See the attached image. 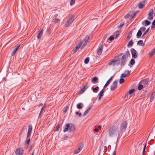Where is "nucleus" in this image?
I'll use <instances>...</instances> for the list:
<instances>
[{
  "mask_svg": "<svg viewBox=\"0 0 155 155\" xmlns=\"http://www.w3.org/2000/svg\"><path fill=\"white\" fill-rule=\"evenodd\" d=\"M118 130V127H115L114 126H112L110 127L108 130L109 136L111 137L113 136H116Z\"/></svg>",
  "mask_w": 155,
  "mask_h": 155,
  "instance_id": "1",
  "label": "nucleus"
},
{
  "mask_svg": "<svg viewBox=\"0 0 155 155\" xmlns=\"http://www.w3.org/2000/svg\"><path fill=\"white\" fill-rule=\"evenodd\" d=\"M127 123L126 121H123L120 126V132L118 135L117 139L120 137V134L121 132H123L124 131L127 127Z\"/></svg>",
  "mask_w": 155,
  "mask_h": 155,
  "instance_id": "2",
  "label": "nucleus"
},
{
  "mask_svg": "<svg viewBox=\"0 0 155 155\" xmlns=\"http://www.w3.org/2000/svg\"><path fill=\"white\" fill-rule=\"evenodd\" d=\"M117 59H113L110 61L109 62L108 64L110 66H115L118 65L120 63V60L119 58H117Z\"/></svg>",
  "mask_w": 155,
  "mask_h": 155,
  "instance_id": "3",
  "label": "nucleus"
},
{
  "mask_svg": "<svg viewBox=\"0 0 155 155\" xmlns=\"http://www.w3.org/2000/svg\"><path fill=\"white\" fill-rule=\"evenodd\" d=\"M130 52L133 58H137L138 54L137 51L134 48H132L130 49Z\"/></svg>",
  "mask_w": 155,
  "mask_h": 155,
  "instance_id": "4",
  "label": "nucleus"
},
{
  "mask_svg": "<svg viewBox=\"0 0 155 155\" xmlns=\"http://www.w3.org/2000/svg\"><path fill=\"white\" fill-rule=\"evenodd\" d=\"M118 82V81H115L113 82L112 84L110 86L111 91H114L117 88Z\"/></svg>",
  "mask_w": 155,
  "mask_h": 155,
  "instance_id": "5",
  "label": "nucleus"
},
{
  "mask_svg": "<svg viewBox=\"0 0 155 155\" xmlns=\"http://www.w3.org/2000/svg\"><path fill=\"white\" fill-rule=\"evenodd\" d=\"M83 41H81L78 42V44L76 46V48L73 50V53H76L82 45L83 44Z\"/></svg>",
  "mask_w": 155,
  "mask_h": 155,
  "instance_id": "6",
  "label": "nucleus"
},
{
  "mask_svg": "<svg viewBox=\"0 0 155 155\" xmlns=\"http://www.w3.org/2000/svg\"><path fill=\"white\" fill-rule=\"evenodd\" d=\"M23 150L21 148H17L15 151L16 155H22L23 153Z\"/></svg>",
  "mask_w": 155,
  "mask_h": 155,
  "instance_id": "7",
  "label": "nucleus"
},
{
  "mask_svg": "<svg viewBox=\"0 0 155 155\" xmlns=\"http://www.w3.org/2000/svg\"><path fill=\"white\" fill-rule=\"evenodd\" d=\"M149 81V79H147L145 80H142L140 83L143 84V86H144L145 87L147 86V85Z\"/></svg>",
  "mask_w": 155,
  "mask_h": 155,
  "instance_id": "8",
  "label": "nucleus"
},
{
  "mask_svg": "<svg viewBox=\"0 0 155 155\" xmlns=\"http://www.w3.org/2000/svg\"><path fill=\"white\" fill-rule=\"evenodd\" d=\"M83 147V145H81L79 146L78 147L77 149H76L74 150V153L75 154H77L79 153L81 150L82 149V148Z\"/></svg>",
  "mask_w": 155,
  "mask_h": 155,
  "instance_id": "9",
  "label": "nucleus"
},
{
  "mask_svg": "<svg viewBox=\"0 0 155 155\" xmlns=\"http://www.w3.org/2000/svg\"><path fill=\"white\" fill-rule=\"evenodd\" d=\"M32 130V126L31 125L28 126V129L27 133V137H28L31 135V132Z\"/></svg>",
  "mask_w": 155,
  "mask_h": 155,
  "instance_id": "10",
  "label": "nucleus"
},
{
  "mask_svg": "<svg viewBox=\"0 0 155 155\" xmlns=\"http://www.w3.org/2000/svg\"><path fill=\"white\" fill-rule=\"evenodd\" d=\"M74 15L73 14H71L70 15L67 21H68L70 24L72 23L74 20Z\"/></svg>",
  "mask_w": 155,
  "mask_h": 155,
  "instance_id": "11",
  "label": "nucleus"
},
{
  "mask_svg": "<svg viewBox=\"0 0 155 155\" xmlns=\"http://www.w3.org/2000/svg\"><path fill=\"white\" fill-rule=\"evenodd\" d=\"M126 59L124 58V57H122L121 60H120V65L121 66H124L126 64Z\"/></svg>",
  "mask_w": 155,
  "mask_h": 155,
  "instance_id": "12",
  "label": "nucleus"
},
{
  "mask_svg": "<svg viewBox=\"0 0 155 155\" xmlns=\"http://www.w3.org/2000/svg\"><path fill=\"white\" fill-rule=\"evenodd\" d=\"M103 48V45H101L99 48L97 52V54L98 55H100L101 54L102 50Z\"/></svg>",
  "mask_w": 155,
  "mask_h": 155,
  "instance_id": "13",
  "label": "nucleus"
},
{
  "mask_svg": "<svg viewBox=\"0 0 155 155\" xmlns=\"http://www.w3.org/2000/svg\"><path fill=\"white\" fill-rule=\"evenodd\" d=\"M89 37L88 36H86L85 37L84 40V42L82 48H83L86 45L87 43V41L89 40Z\"/></svg>",
  "mask_w": 155,
  "mask_h": 155,
  "instance_id": "14",
  "label": "nucleus"
},
{
  "mask_svg": "<svg viewBox=\"0 0 155 155\" xmlns=\"http://www.w3.org/2000/svg\"><path fill=\"white\" fill-rule=\"evenodd\" d=\"M20 46V45H17L16 46L15 48L14 49L13 51L12 52L11 54L12 56L14 55L17 51L18 49Z\"/></svg>",
  "mask_w": 155,
  "mask_h": 155,
  "instance_id": "15",
  "label": "nucleus"
},
{
  "mask_svg": "<svg viewBox=\"0 0 155 155\" xmlns=\"http://www.w3.org/2000/svg\"><path fill=\"white\" fill-rule=\"evenodd\" d=\"M105 91L104 89H103L98 94V100H100L101 98L104 95V93Z\"/></svg>",
  "mask_w": 155,
  "mask_h": 155,
  "instance_id": "16",
  "label": "nucleus"
},
{
  "mask_svg": "<svg viewBox=\"0 0 155 155\" xmlns=\"http://www.w3.org/2000/svg\"><path fill=\"white\" fill-rule=\"evenodd\" d=\"M130 56V54L129 51L128 50H127V51L125 52V53L122 56V57H124V58L126 59Z\"/></svg>",
  "mask_w": 155,
  "mask_h": 155,
  "instance_id": "17",
  "label": "nucleus"
},
{
  "mask_svg": "<svg viewBox=\"0 0 155 155\" xmlns=\"http://www.w3.org/2000/svg\"><path fill=\"white\" fill-rule=\"evenodd\" d=\"M98 78L97 77H94L91 79V82L94 84H96L98 82Z\"/></svg>",
  "mask_w": 155,
  "mask_h": 155,
  "instance_id": "18",
  "label": "nucleus"
},
{
  "mask_svg": "<svg viewBox=\"0 0 155 155\" xmlns=\"http://www.w3.org/2000/svg\"><path fill=\"white\" fill-rule=\"evenodd\" d=\"M87 83H86V84L84 86L83 88L81 89V93H83L87 89Z\"/></svg>",
  "mask_w": 155,
  "mask_h": 155,
  "instance_id": "19",
  "label": "nucleus"
},
{
  "mask_svg": "<svg viewBox=\"0 0 155 155\" xmlns=\"http://www.w3.org/2000/svg\"><path fill=\"white\" fill-rule=\"evenodd\" d=\"M43 33V30H41L39 31V32L37 35V38L38 39L41 38Z\"/></svg>",
  "mask_w": 155,
  "mask_h": 155,
  "instance_id": "20",
  "label": "nucleus"
},
{
  "mask_svg": "<svg viewBox=\"0 0 155 155\" xmlns=\"http://www.w3.org/2000/svg\"><path fill=\"white\" fill-rule=\"evenodd\" d=\"M113 78V77H111L106 82V83L105 84L104 88L106 87H107L110 83L111 81L112 80V78Z\"/></svg>",
  "mask_w": 155,
  "mask_h": 155,
  "instance_id": "21",
  "label": "nucleus"
},
{
  "mask_svg": "<svg viewBox=\"0 0 155 155\" xmlns=\"http://www.w3.org/2000/svg\"><path fill=\"white\" fill-rule=\"evenodd\" d=\"M155 54V48H154L152 51L150 53H149V57L150 58L152 57Z\"/></svg>",
  "mask_w": 155,
  "mask_h": 155,
  "instance_id": "22",
  "label": "nucleus"
},
{
  "mask_svg": "<svg viewBox=\"0 0 155 155\" xmlns=\"http://www.w3.org/2000/svg\"><path fill=\"white\" fill-rule=\"evenodd\" d=\"M70 126L69 124H67L66 125V127L64 129L63 132H65L67 131L69 129Z\"/></svg>",
  "mask_w": 155,
  "mask_h": 155,
  "instance_id": "23",
  "label": "nucleus"
},
{
  "mask_svg": "<svg viewBox=\"0 0 155 155\" xmlns=\"http://www.w3.org/2000/svg\"><path fill=\"white\" fill-rule=\"evenodd\" d=\"M153 14V9L152 10V11L149 12L148 13V16H149L151 17L150 18H149V19L150 20H152L153 18V17L152 16V15Z\"/></svg>",
  "mask_w": 155,
  "mask_h": 155,
  "instance_id": "24",
  "label": "nucleus"
},
{
  "mask_svg": "<svg viewBox=\"0 0 155 155\" xmlns=\"http://www.w3.org/2000/svg\"><path fill=\"white\" fill-rule=\"evenodd\" d=\"M142 31H141V30H139L137 34V37L138 38H140L141 36L142 35Z\"/></svg>",
  "mask_w": 155,
  "mask_h": 155,
  "instance_id": "25",
  "label": "nucleus"
},
{
  "mask_svg": "<svg viewBox=\"0 0 155 155\" xmlns=\"http://www.w3.org/2000/svg\"><path fill=\"white\" fill-rule=\"evenodd\" d=\"M133 41L132 40H130L127 44V46L128 47H131L133 46Z\"/></svg>",
  "mask_w": 155,
  "mask_h": 155,
  "instance_id": "26",
  "label": "nucleus"
},
{
  "mask_svg": "<svg viewBox=\"0 0 155 155\" xmlns=\"http://www.w3.org/2000/svg\"><path fill=\"white\" fill-rule=\"evenodd\" d=\"M91 107H90L87 109L86 111H85L83 115V116H85L89 112L91 109Z\"/></svg>",
  "mask_w": 155,
  "mask_h": 155,
  "instance_id": "27",
  "label": "nucleus"
},
{
  "mask_svg": "<svg viewBox=\"0 0 155 155\" xmlns=\"http://www.w3.org/2000/svg\"><path fill=\"white\" fill-rule=\"evenodd\" d=\"M137 44L138 45H141L142 46H144L145 45L144 43L143 42V41L142 40L139 41L137 43Z\"/></svg>",
  "mask_w": 155,
  "mask_h": 155,
  "instance_id": "28",
  "label": "nucleus"
},
{
  "mask_svg": "<svg viewBox=\"0 0 155 155\" xmlns=\"http://www.w3.org/2000/svg\"><path fill=\"white\" fill-rule=\"evenodd\" d=\"M99 88L98 86L96 87H92V89L93 90V91L94 93H96L98 91V89H99Z\"/></svg>",
  "mask_w": 155,
  "mask_h": 155,
  "instance_id": "29",
  "label": "nucleus"
},
{
  "mask_svg": "<svg viewBox=\"0 0 155 155\" xmlns=\"http://www.w3.org/2000/svg\"><path fill=\"white\" fill-rule=\"evenodd\" d=\"M129 75V73L128 72V74H121V76H120V78H125L126 77H128Z\"/></svg>",
  "mask_w": 155,
  "mask_h": 155,
  "instance_id": "30",
  "label": "nucleus"
},
{
  "mask_svg": "<svg viewBox=\"0 0 155 155\" xmlns=\"http://www.w3.org/2000/svg\"><path fill=\"white\" fill-rule=\"evenodd\" d=\"M83 105L82 103H79L77 104V107L78 109H81L82 108V107L81 105Z\"/></svg>",
  "mask_w": 155,
  "mask_h": 155,
  "instance_id": "31",
  "label": "nucleus"
},
{
  "mask_svg": "<svg viewBox=\"0 0 155 155\" xmlns=\"http://www.w3.org/2000/svg\"><path fill=\"white\" fill-rule=\"evenodd\" d=\"M143 87V84H140V83L138 84V89L140 90Z\"/></svg>",
  "mask_w": 155,
  "mask_h": 155,
  "instance_id": "32",
  "label": "nucleus"
},
{
  "mask_svg": "<svg viewBox=\"0 0 155 155\" xmlns=\"http://www.w3.org/2000/svg\"><path fill=\"white\" fill-rule=\"evenodd\" d=\"M119 35V31H117L113 35V36L115 38H116Z\"/></svg>",
  "mask_w": 155,
  "mask_h": 155,
  "instance_id": "33",
  "label": "nucleus"
},
{
  "mask_svg": "<svg viewBox=\"0 0 155 155\" xmlns=\"http://www.w3.org/2000/svg\"><path fill=\"white\" fill-rule=\"evenodd\" d=\"M124 22L123 21H121L120 22V25H118L117 27V28H121V27H122L124 25Z\"/></svg>",
  "mask_w": 155,
  "mask_h": 155,
  "instance_id": "34",
  "label": "nucleus"
},
{
  "mask_svg": "<svg viewBox=\"0 0 155 155\" xmlns=\"http://www.w3.org/2000/svg\"><path fill=\"white\" fill-rule=\"evenodd\" d=\"M135 63V61L134 60V59H131V60L130 61V64L131 65H133Z\"/></svg>",
  "mask_w": 155,
  "mask_h": 155,
  "instance_id": "35",
  "label": "nucleus"
},
{
  "mask_svg": "<svg viewBox=\"0 0 155 155\" xmlns=\"http://www.w3.org/2000/svg\"><path fill=\"white\" fill-rule=\"evenodd\" d=\"M145 23L146 26L149 25L150 24V22L147 20H145Z\"/></svg>",
  "mask_w": 155,
  "mask_h": 155,
  "instance_id": "36",
  "label": "nucleus"
},
{
  "mask_svg": "<svg viewBox=\"0 0 155 155\" xmlns=\"http://www.w3.org/2000/svg\"><path fill=\"white\" fill-rule=\"evenodd\" d=\"M45 106H43L42 107V108L39 114V116H40V115L41 114H42V113H43L44 112V110L45 109Z\"/></svg>",
  "mask_w": 155,
  "mask_h": 155,
  "instance_id": "37",
  "label": "nucleus"
},
{
  "mask_svg": "<svg viewBox=\"0 0 155 155\" xmlns=\"http://www.w3.org/2000/svg\"><path fill=\"white\" fill-rule=\"evenodd\" d=\"M143 6L144 5L143 4H142V3H140L139 4L138 7L139 8L141 9L142 8Z\"/></svg>",
  "mask_w": 155,
  "mask_h": 155,
  "instance_id": "38",
  "label": "nucleus"
},
{
  "mask_svg": "<svg viewBox=\"0 0 155 155\" xmlns=\"http://www.w3.org/2000/svg\"><path fill=\"white\" fill-rule=\"evenodd\" d=\"M89 61V58H87L84 61V63L85 64H87Z\"/></svg>",
  "mask_w": 155,
  "mask_h": 155,
  "instance_id": "39",
  "label": "nucleus"
},
{
  "mask_svg": "<svg viewBox=\"0 0 155 155\" xmlns=\"http://www.w3.org/2000/svg\"><path fill=\"white\" fill-rule=\"evenodd\" d=\"M137 12H134L133 13V14L130 17V19H132L136 15Z\"/></svg>",
  "mask_w": 155,
  "mask_h": 155,
  "instance_id": "40",
  "label": "nucleus"
},
{
  "mask_svg": "<svg viewBox=\"0 0 155 155\" xmlns=\"http://www.w3.org/2000/svg\"><path fill=\"white\" fill-rule=\"evenodd\" d=\"M114 37L113 35L110 36L109 38H108V40H109L110 41H112L114 39Z\"/></svg>",
  "mask_w": 155,
  "mask_h": 155,
  "instance_id": "41",
  "label": "nucleus"
},
{
  "mask_svg": "<svg viewBox=\"0 0 155 155\" xmlns=\"http://www.w3.org/2000/svg\"><path fill=\"white\" fill-rule=\"evenodd\" d=\"M135 91V90L134 89H132L130 90L129 91V94H131L133 93Z\"/></svg>",
  "mask_w": 155,
  "mask_h": 155,
  "instance_id": "42",
  "label": "nucleus"
},
{
  "mask_svg": "<svg viewBox=\"0 0 155 155\" xmlns=\"http://www.w3.org/2000/svg\"><path fill=\"white\" fill-rule=\"evenodd\" d=\"M75 3V0H71L70 5H74Z\"/></svg>",
  "mask_w": 155,
  "mask_h": 155,
  "instance_id": "43",
  "label": "nucleus"
},
{
  "mask_svg": "<svg viewBox=\"0 0 155 155\" xmlns=\"http://www.w3.org/2000/svg\"><path fill=\"white\" fill-rule=\"evenodd\" d=\"M70 24V23L68 21H67V22L65 23V25H64V26L65 27H67L68 26H69Z\"/></svg>",
  "mask_w": 155,
  "mask_h": 155,
  "instance_id": "44",
  "label": "nucleus"
},
{
  "mask_svg": "<svg viewBox=\"0 0 155 155\" xmlns=\"http://www.w3.org/2000/svg\"><path fill=\"white\" fill-rule=\"evenodd\" d=\"M149 28H148L146 31L144 32V33L142 35V37H143L147 33V32L149 31Z\"/></svg>",
  "mask_w": 155,
  "mask_h": 155,
  "instance_id": "45",
  "label": "nucleus"
},
{
  "mask_svg": "<svg viewBox=\"0 0 155 155\" xmlns=\"http://www.w3.org/2000/svg\"><path fill=\"white\" fill-rule=\"evenodd\" d=\"M124 79L121 78L120 80L119 83L120 84H121L123 83L124 82Z\"/></svg>",
  "mask_w": 155,
  "mask_h": 155,
  "instance_id": "46",
  "label": "nucleus"
},
{
  "mask_svg": "<svg viewBox=\"0 0 155 155\" xmlns=\"http://www.w3.org/2000/svg\"><path fill=\"white\" fill-rule=\"evenodd\" d=\"M60 125L59 124H58L57 127H56V128L55 130V131H58L60 128Z\"/></svg>",
  "mask_w": 155,
  "mask_h": 155,
  "instance_id": "47",
  "label": "nucleus"
},
{
  "mask_svg": "<svg viewBox=\"0 0 155 155\" xmlns=\"http://www.w3.org/2000/svg\"><path fill=\"white\" fill-rule=\"evenodd\" d=\"M68 108H69V106H67L64 109V112L66 113L67 112V110H68Z\"/></svg>",
  "mask_w": 155,
  "mask_h": 155,
  "instance_id": "48",
  "label": "nucleus"
},
{
  "mask_svg": "<svg viewBox=\"0 0 155 155\" xmlns=\"http://www.w3.org/2000/svg\"><path fill=\"white\" fill-rule=\"evenodd\" d=\"M146 145L145 144L144 146L143 147V155H144V154H145V153H144V152L146 150Z\"/></svg>",
  "mask_w": 155,
  "mask_h": 155,
  "instance_id": "49",
  "label": "nucleus"
},
{
  "mask_svg": "<svg viewBox=\"0 0 155 155\" xmlns=\"http://www.w3.org/2000/svg\"><path fill=\"white\" fill-rule=\"evenodd\" d=\"M146 30V28L145 27H142L140 28L139 30H141V31H144Z\"/></svg>",
  "mask_w": 155,
  "mask_h": 155,
  "instance_id": "50",
  "label": "nucleus"
},
{
  "mask_svg": "<svg viewBox=\"0 0 155 155\" xmlns=\"http://www.w3.org/2000/svg\"><path fill=\"white\" fill-rule=\"evenodd\" d=\"M154 96H153L151 95L150 96V101L151 102L152 101H153V100L154 99Z\"/></svg>",
  "mask_w": 155,
  "mask_h": 155,
  "instance_id": "51",
  "label": "nucleus"
},
{
  "mask_svg": "<svg viewBox=\"0 0 155 155\" xmlns=\"http://www.w3.org/2000/svg\"><path fill=\"white\" fill-rule=\"evenodd\" d=\"M75 114L77 115H78L79 116H81V113L78 112H75Z\"/></svg>",
  "mask_w": 155,
  "mask_h": 155,
  "instance_id": "52",
  "label": "nucleus"
},
{
  "mask_svg": "<svg viewBox=\"0 0 155 155\" xmlns=\"http://www.w3.org/2000/svg\"><path fill=\"white\" fill-rule=\"evenodd\" d=\"M59 21V20L57 18H55V21L54 22L55 23H57Z\"/></svg>",
  "mask_w": 155,
  "mask_h": 155,
  "instance_id": "53",
  "label": "nucleus"
},
{
  "mask_svg": "<svg viewBox=\"0 0 155 155\" xmlns=\"http://www.w3.org/2000/svg\"><path fill=\"white\" fill-rule=\"evenodd\" d=\"M30 141V139H29L28 140H27V144L29 145Z\"/></svg>",
  "mask_w": 155,
  "mask_h": 155,
  "instance_id": "54",
  "label": "nucleus"
},
{
  "mask_svg": "<svg viewBox=\"0 0 155 155\" xmlns=\"http://www.w3.org/2000/svg\"><path fill=\"white\" fill-rule=\"evenodd\" d=\"M153 25H155V19L152 22Z\"/></svg>",
  "mask_w": 155,
  "mask_h": 155,
  "instance_id": "55",
  "label": "nucleus"
},
{
  "mask_svg": "<svg viewBox=\"0 0 155 155\" xmlns=\"http://www.w3.org/2000/svg\"><path fill=\"white\" fill-rule=\"evenodd\" d=\"M112 155H116V152L115 151H114Z\"/></svg>",
  "mask_w": 155,
  "mask_h": 155,
  "instance_id": "56",
  "label": "nucleus"
},
{
  "mask_svg": "<svg viewBox=\"0 0 155 155\" xmlns=\"http://www.w3.org/2000/svg\"><path fill=\"white\" fill-rule=\"evenodd\" d=\"M129 15L128 14H127V15L125 16V18H129Z\"/></svg>",
  "mask_w": 155,
  "mask_h": 155,
  "instance_id": "57",
  "label": "nucleus"
},
{
  "mask_svg": "<svg viewBox=\"0 0 155 155\" xmlns=\"http://www.w3.org/2000/svg\"><path fill=\"white\" fill-rule=\"evenodd\" d=\"M151 95L154 97V96L155 95V92H153L152 93Z\"/></svg>",
  "mask_w": 155,
  "mask_h": 155,
  "instance_id": "58",
  "label": "nucleus"
},
{
  "mask_svg": "<svg viewBox=\"0 0 155 155\" xmlns=\"http://www.w3.org/2000/svg\"><path fill=\"white\" fill-rule=\"evenodd\" d=\"M58 16V14H55L54 15V18H56Z\"/></svg>",
  "mask_w": 155,
  "mask_h": 155,
  "instance_id": "59",
  "label": "nucleus"
},
{
  "mask_svg": "<svg viewBox=\"0 0 155 155\" xmlns=\"http://www.w3.org/2000/svg\"><path fill=\"white\" fill-rule=\"evenodd\" d=\"M94 130L96 132H97L98 131V129L97 128H96L94 129Z\"/></svg>",
  "mask_w": 155,
  "mask_h": 155,
  "instance_id": "60",
  "label": "nucleus"
},
{
  "mask_svg": "<svg viewBox=\"0 0 155 155\" xmlns=\"http://www.w3.org/2000/svg\"><path fill=\"white\" fill-rule=\"evenodd\" d=\"M123 54V53H121V54H120V55H118L117 56H116V57H115V58H118V57L120 55H122V54Z\"/></svg>",
  "mask_w": 155,
  "mask_h": 155,
  "instance_id": "61",
  "label": "nucleus"
},
{
  "mask_svg": "<svg viewBox=\"0 0 155 155\" xmlns=\"http://www.w3.org/2000/svg\"><path fill=\"white\" fill-rule=\"evenodd\" d=\"M24 127H24H24H23L22 129V130L21 131H20V134H22V131H23V129H24Z\"/></svg>",
  "mask_w": 155,
  "mask_h": 155,
  "instance_id": "62",
  "label": "nucleus"
},
{
  "mask_svg": "<svg viewBox=\"0 0 155 155\" xmlns=\"http://www.w3.org/2000/svg\"><path fill=\"white\" fill-rule=\"evenodd\" d=\"M101 125H99L98 126V128L99 129H101Z\"/></svg>",
  "mask_w": 155,
  "mask_h": 155,
  "instance_id": "63",
  "label": "nucleus"
},
{
  "mask_svg": "<svg viewBox=\"0 0 155 155\" xmlns=\"http://www.w3.org/2000/svg\"><path fill=\"white\" fill-rule=\"evenodd\" d=\"M34 153H35V152H34V151L32 152V153H31V155H34Z\"/></svg>",
  "mask_w": 155,
  "mask_h": 155,
  "instance_id": "64",
  "label": "nucleus"
}]
</instances>
